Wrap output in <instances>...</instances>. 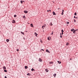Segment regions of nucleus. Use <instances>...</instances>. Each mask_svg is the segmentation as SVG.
I'll return each instance as SVG.
<instances>
[{"mask_svg":"<svg viewBox=\"0 0 78 78\" xmlns=\"http://www.w3.org/2000/svg\"><path fill=\"white\" fill-rule=\"evenodd\" d=\"M45 26H46V25H45V24H44V25H43V26H42V28H43V29H44V27H45Z\"/></svg>","mask_w":78,"mask_h":78,"instance_id":"nucleus-1","label":"nucleus"},{"mask_svg":"<svg viewBox=\"0 0 78 78\" xmlns=\"http://www.w3.org/2000/svg\"><path fill=\"white\" fill-rule=\"evenodd\" d=\"M3 68L4 70H6V67H5V66H3Z\"/></svg>","mask_w":78,"mask_h":78,"instance_id":"nucleus-2","label":"nucleus"},{"mask_svg":"<svg viewBox=\"0 0 78 78\" xmlns=\"http://www.w3.org/2000/svg\"><path fill=\"white\" fill-rule=\"evenodd\" d=\"M15 22H16V21H15V20H12V23H14Z\"/></svg>","mask_w":78,"mask_h":78,"instance_id":"nucleus-3","label":"nucleus"},{"mask_svg":"<svg viewBox=\"0 0 78 78\" xmlns=\"http://www.w3.org/2000/svg\"><path fill=\"white\" fill-rule=\"evenodd\" d=\"M24 12H25V13L26 14H27V13H28V11H24Z\"/></svg>","mask_w":78,"mask_h":78,"instance_id":"nucleus-4","label":"nucleus"},{"mask_svg":"<svg viewBox=\"0 0 78 78\" xmlns=\"http://www.w3.org/2000/svg\"><path fill=\"white\" fill-rule=\"evenodd\" d=\"M45 70L46 72H48V69H46Z\"/></svg>","mask_w":78,"mask_h":78,"instance_id":"nucleus-5","label":"nucleus"},{"mask_svg":"<svg viewBox=\"0 0 78 78\" xmlns=\"http://www.w3.org/2000/svg\"><path fill=\"white\" fill-rule=\"evenodd\" d=\"M52 13L53 14V15H56V14L55 13V12H53Z\"/></svg>","mask_w":78,"mask_h":78,"instance_id":"nucleus-6","label":"nucleus"},{"mask_svg":"<svg viewBox=\"0 0 78 78\" xmlns=\"http://www.w3.org/2000/svg\"><path fill=\"white\" fill-rule=\"evenodd\" d=\"M48 41H50V37H48Z\"/></svg>","mask_w":78,"mask_h":78,"instance_id":"nucleus-7","label":"nucleus"},{"mask_svg":"<svg viewBox=\"0 0 78 78\" xmlns=\"http://www.w3.org/2000/svg\"><path fill=\"white\" fill-rule=\"evenodd\" d=\"M39 61L40 62H41V61H42V59L41 58H39Z\"/></svg>","mask_w":78,"mask_h":78,"instance_id":"nucleus-8","label":"nucleus"},{"mask_svg":"<svg viewBox=\"0 0 78 78\" xmlns=\"http://www.w3.org/2000/svg\"><path fill=\"white\" fill-rule=\"evenodd\" d=\"M6 41H7V42H9V40L8 39H7L6 40Z\"/></svg>","mask_w":78,"mask_h":78,"instance_id":"nucleus-9","label":"nucleus"},{"mask_svg":"<svg viewBox=\"0 0 78 78\" xmlns=\"http://www.w3.org/2000/svg\"><path fill=\"white\" fill-rule=\"evenodd\" d=\"M30 26L31 27H33V24H31Z\"/></svg>","mask_w":78,"mask_h":78,"instance_id":"nucleus-10","label":"nucleus"},{"mask_svg":"<svg viewBox=\"0 0 78 78\" xmlns=\"http://www.w3.org/2000/svg\"><path fill=\"white\" fill-rule=\"evenodd\" d=\"M57 62L59 64H61V61H58Z\"/></svg>","mask_w":78,"mask_h":78,"instance_id":"nucleus-11","label":"nucleus"},{"mask_svg":"<svg viewBox=\"0 0 78 78\" xmlns=\"http://www.w3.org/2000/svg\"><path fill=\"white\" fill-rule=\"evenodd\" d=\"M60 37H61V38H62V36L61 35V33H60Z\"/></svg>","mask_w":78,"mask_h":78,"instance_id":"nucleus-12","label":"nucleus"},{"mask_svg":"<svg viewBox=\"0 0 78 78\" xmlns=\"http://www.w3.org/2000/svg\"><path fill=\"white\" fill-rule=\"evenodd\" d=\"M25 68L26 69H27L28 68V67H27V66H25Z\"/></svg>","mask_w":78,"mask_h":78,"instance_id":"nucleus-13","label":"nucleus"},{"mask_svg":"<svg viewBox=\"0 0 78 78\" xmlns=\"http://www.w3.org/2000/svg\"><path fill=\"white\" fill-rule=\"evenodd\" d=\"M50 25H51H51H53V24H52V23H51L50 24Z\"/></svg>","mask_w":78,"mask_h":78,"instance_id":"nucleus-14","label":"nucleus"},{"mask_svg":"<svg viewBox=\"0 0 78 78\" xmlns=\"http://www.w3.org/2000/svg\"><path fill=\"white\" fill-rule=\"evenodd\" d=\"M31 70L32 71H34V69H33V68H32V69H31Z\"/></svg>","mask_w":78,"mask_h":78,"instance_id":"nucleus-15","label":"nucleus"},{"mask_svg":"<svg viewBox=\"0 0 78 78\" xmlns=\"http://www.w3.org/2000/svg\"><path fill=\"white\" fill-rule=\"evenodd\" d=\"M46 51L47 52H48V53H50L49 52H48V50H47H47H46Z\"/></svg>","mask_w":78,"mask_h":78,"instance_id":"nucleus-16","label":"nucleus"},{"mask_svg":"<svg viewBox=\"0 0 78 78\" xmlns=\"http://www.w3.org/2000/svg\"><path fill=\"white\" fill-rule=\"evenodd\" d=\"M20 2L21 3H22H22H23V1H20Z\"/></svg>","mask_w":78,"mask_h":78,"instance_id":"nucleus-17","label":"nucleus"},{"mask_svg":"<svg viewBox=\"0 0 78 78\" xmlns=\"http://www.w3.org/2000/svg\"><path fill=\"white\" fill-rule=\"evenodd\" d=\"M4 72H7V71L6 70H4Z\"/></svg>","mask_w":78,"mask_h":78,"instance_id":"nucleus-18","label":"nucleus"},{"mask_svg":"<svg viewBox=\"0 0 78 78\" xmlns=\"http://www.w3.org/2000/svg\"><path fill=\"white\" fill-rule=\"evenodd\" d=\"M21 33L22 34H24V33L22 32H21Z\"/></svg>","mask_w":78,"mask_h":78,"instance_id":"nucleus-19","label":"nucleus"},{"mask_svg":"<svg viewBox=\"0 0 78 78\" xmlns=\"http://www.w3.org/2000/svg\"><path fill=\"white\" fill-rule=\"evenodd\" d=\"M14 17H17V15H14Z\"/></svg>","mask_w":78,"mask_h":78,"instance_id":"nucleus-20","label":"nucleus"},{"mask_svg":"<svg viewBox=\"0 0 78 78\" xmlns=\"http://www.w3.org/2000/svg\"><path fill=\"white\" fill-rule=\"evenodd\" d=\"M75 31H76V30H74L73 32V33H74V34H75Z\"/></svg>","mask_w":78,"mask_h":78,"instance_id":"nucleus-21","label":"nucleus"},{"mask_svg":"<svg viewBox=\"0 0 78 78\" xmlns=\"http://www.w3.org/2000/svg\"><path fill=\"white\" fill-rule=\"evenodd\" d=\"M49 63H50V64H52V63H53V62H49Z\"/></svg>","mask_w":78,"mask_h":78,"instance_id":"nucleus-22","label":"nucleus"},{"mask_svg":"<svg viewBox=\"0 0 78 78\" xmlns=\"http://www.w3.org/2000/svg\"><path fill=\"white\" fill-rule=\"evenodd\" d=\"M74 31V29H72L71 30V31Z\"/></svg>","mask_w":78,"mask_h":78,"instance_id":"nucleus-23","label":"nucleus"},{"mask_svg":"<svg viewBox=\"0 0 78 78\" xmlns=\"http://www.w3.org/2000/svg\"><path fill=\"white\" fill-rule=\"evenodd\" d=\"M35 36H37V33H36V32H35Z\"/></svg>","mask_w":78,"mask_h":78,"instance_id":"nucleus-24","label":"nucleus"},{"mask_svg":"<svg viewBox=\"0 0 78 78\" xmlns=\"http://www.w3.org/2000/svg\"><path fill=\"white\" fill-rule=\"evenodd\" d=\"M75 16H76V13L75 12L74 13Z\"/></svg>","mask_w":78,"mask_h":78,"instance_id":"nucleus-25","label":"nucleus"},{"mask_svg":"<svg viewBox=\"0 0 78 78\" xmlns=\"http://www.w3.org/2000/svg\"><path fill=\"white\" fill-rule=\"evenodd\" d=\"M62 33H64V30H61Z\"/></svg>","mask_w":78,"mask_h":78,"instance_id":"nucleus-26","label":"nucleus"},{"mask_svg":"<svg viewBox=\"0 0 78 78\" xmlns=\"http://www.w3.org/2000/svg\"><path fill=\"white\" fill-rule=\"evenodd\" d=\"M27 75H30V74L28 73L27 74Z\"/></svg>","mask_w":78,"mask_h":78,"instance_id":"nucleus-27","label":"nucleus"},{"mask_svg":"<svg viewBox=\"0 0 78 78\" xmlns=\"http://www.w3.org/2000/svg\"><path fill=\"white\" fill-rule=\"evenodd\" d=\"M69 45V43H66V45Z\"/></svg>","mask_w":78,"mask_h":78,"instance_id":"nucleus-28","label":"nucleus"},{"mask_svg":"<svg viewBox=\"0 0 78 78\" xmlns=\"http://www.w3.org/2000/svg\"><path fill=\"white\" fill-rule=\"evenodd\" d=\"M54 75V76H55H55H56V74H55V75Z\"/></svg>","mask_w":78,"mask_h":78,"instance_id":"nucleus-29","label":"nucleus"},{"mask_svg":"<svg viewBox=\"0 0 78 78\" xmlns=\"http://www.w3.org/2000/svg\"><path fill=\"white\" fill-rule=\"evenodd\" d=\"M41 43H42V41L41 40Z\"/></svg>","mask_w":78,"mask_h":78,"instance_id":"nucleus-30","label":"nucleus"},{"mask_svg":"<svg viewBox=\"0 0 78 78\" xmlns=\"http://www.w3.org/2000/svg\"><path fill=\"white\" fill-rule=\"evenodd\" d=\"M25 16H23V18H25Z\"/></svg>","mask_w":78,"mask_h":78,"instance_id":"nucleus-31","label":"nucleus"},{"mask_svg":"<svg viewBox=\"0 0 78 78\" xmlns=\"http://www.w3.org/2000/svg\"><path fill=\"white\" fill-rule=\"evenodd\" d=\"M62 12L64 13V10L63 9V10H62Z\"/></svg>","mask_w":78,"mask_h":78,"instance_id":"nucleus-32","label":"nucleus"},{"mask_svg":"<svg viewBox=\"0 0 78 78\" xmlns=\"http://www.w3.org/2000/svg\"><path fill=\"white\" fill-rule=\"evenodd\" d=\"M63 13H63V12H62V15H63Z\"/></svg>","mask_w":78,"mask_h":78,"instance_id":"nucleus-33","label":"nucleus"},{"mask_svg":"<svg viewBox=\"0 0 78 78\" xmlns=\"http://www.w3.org/2000/svg\"><path fill=\"white\" fill-rule=\"evenodd\" d=\"M73 20L74 21V22H76V20Z\"/></svg>","mask_w":78,"mask_h":78,"instance_id":"nucleus-34","label":"nucleus"},{"mask_svg":"<svg viewBox=\"0 0 78 78\" xmlns=\"http://www.w3.org/2000/svg\"><path fill=\"white\" fill-rule=\"evenodd\" d=\"M67 23L68 24H69V22H67Z\"/></svg>","mask_w":78,"mask_h":78,"instance_id":"nucleus-35","label":"nucleus"},{"mask_svg":"<svg viewBox=\"0 0 78 78\" xmlns=\"http://www.w3.org/2000/svg\"><path fill=\"white\" fill-rule=\"evenodd\" d=\"M16 51H19V49H16Z\"/></svg>","mask_w":78,"mask_h":78,"instance_id":"nucleus-36","label":"nucleus"},{"mask_svg":"<svg viewBox=\"0 0 78 78\" xmlns=\"http://www.w3.org/2000/svg\"><path fill=\"white\" fill-rule=\"evenodd\" d=\"M49 11H50V12H51V10H50Z\"/></svg>","mask_w":78,"mask_h":78,"instance_id":"nucleus-37","label":"nucleus"},{"mask_svg":"<svg viewBox=\"0 0 78 78\" xmlns=\"http://www.w3.org/2000/svg\"><path fill=\"white\" fill-rule=\"evenodd\" d=\"M78 29H77V30H75V31H78Z\"/></svg>","mask_w":78,"mask_h":78,"instance_id":"nucleus-38","label":"nucleus"},{"mask_svg":"<svg viewBox=\"0 0 78 78\" xmlns=\"http://www.w3.org/2000/svg\"><path fill=\"white\" fill-rule=\"evenodd\" d=\"M51 34H53V32Z\"/></svg>","mask_w":78,"mask_h":78,"instance_id":"nucleus-39","label":"nucleus"},{"mask_svg":"<svg viewBox=\"0 0 78 78\" xmlns=\"http://www.w3.org/2000/svg\"><path fill=\"white\" fill-rule=\"evenodd\" d=\"M62 34H63V32H62Z\"/></svg>","mask_w":78,"mask_h":78,"instance_id":"nucleus-40","label":"nucleus"},{"mask_svg":"<svg viewBox=\"0 0 78 78\" xmlns=\"http://www.w3.org/2000/svg\"><path fill=\"white\" fill-rule=\"evenodd\" d=\"M75 16H74V18H75Z\"/></svg>","mask_w":78,"mask_h":78,"instance_id":"nucleus-41","label":"nucleus"},{"mask_svg":"<svg viewBox=\"0 0 78 78\" xmlns=\"http://www.w3.org/2000/svg\"><path fill=\"white\" fill-rule=\"evenodd\" d=\"M49 11V10H47V11L48 12V11Z\"/></svg>","mask_w":78,"mask_h":78,"instance_id":"nucleus-42","label":"nucleus"},{"mask_svg":"<svg viewBox=\"0 0 78 78\" xmlns=\"http://www.w3.org/2000/svg\"><path fill=\"white\" fill-rule=\"evenodd\" d=\"M58 9H59V8Z\"/></svg>","mask_w":78,"mask_h":78,"instance_id":"nucleus-43","label":"nucleus"},{"mask_svg":"<svg viewBox=\"0 0 78 78\" xmlns=\"http://www.w3.org/2000/svg\"><path fill=\"white\" fill-rule=\"evenodd\" d=\"M42 50L44 51V49H42Z\"/></svg>","mask_w":78,"mask_h":78,"instance_id":"nucleus-44","label":"nucleus"},{"mask_svg":"<svg viewBox=\"0 0 78 78\" xmlns=\"http://www.w3.org/2000/svg\"><path fill=\"white\" fill-rule=\"evenodd\" d=\"M43 28H44V27H43Z\"/></svg>","mask_w":78,"mask_h":78,"instance_id":"nucleus-45","label":"nucleus"}]
</instances>
